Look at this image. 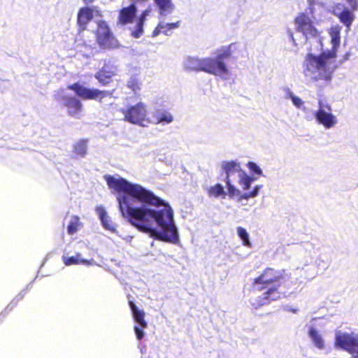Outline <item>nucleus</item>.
<instances>
[{"label":"nucleus","mask_w":358,"mask_h":358,"mask_svg":"<svg viewBox=\"0 0 358 358\" xmlns=\"http://www.w3.org/2000/svg\"><path fill=\"white\" fill-rule=\"evenodd\" d=\"M113 189L124 193L117 198L122 216L138 231L157 240L176 242L178 234L171 206L152 191L126 179L113 178Z\"/></svg>","instance_id":"f257e3e1"},{"label":"nucleus","mask_w":358,"mask_h":358,"mask_svg":"<svg viewBox=\"0 0 358 358\" xmlns=\"http://www.w3.org/2000/svg\"><path fill=\"white\" fill-rule=\"evenodd\" d=\"M252 285L254 290H265L262 296L252 302V305L257 308L291 294L294 282L290 274L285 269L276 270L267 267L253 280Z\"/></svg>","instance_id":"f03ea898"},{"label":"nucleus","mask_w":358,"mask_h":358,"mask_svg":"<svg viewBox=\"0 0 358 358\" xmlns=\"http://www.w3.org/2000/svg\"><path fill=\"white\" fill-rule=\"evenodd\" d=\"M341 27L338 25L331 27L329 30L331 36L332 48L330 50L323 51L319 55L308 53L303 62V74L306 76H310L314 82L324 80L329 82L332 78V74L336 66L331 67V59L337 57V49L341 42Z\"/></svg>","instance_id":"7ed1b4c3"},{"label":"nucleus","mask_w":358,"mask_h":358,"mask_svg":"<svg viewBox=\"0 0 358 358\" xmlns=\"http://www.w3.org/2000/svg\"><path fill=\"white\" fill-rule=\"evenodd\" d=\"M333 6L332 13L348 29H350L355 19V12L358 10V0H341Z\"/></svg>","instance_id":"20e7f679"},{"label":"nucleus","mask_w":358,"mask_h":358,"mask_svg":"<svg viewBox=\"0 0 358 358\" xmlns=\"http://www.w3.org/2000/svg\"><path fill=\"white\" fill-rule=\"evenodd\" d=\"M222 169L225 174L224 182H226L228 195L230 198L236 197V194H240V190L234 185L235 176L238 178L245 172L241 167V164L236 161H224L222 163Z\"/></svg>","instance_id":"39448f33"},{"label":"nucleus","mask_w":358,"mask_h":358,"mask_svg":"<svg viewBox=\"0 0 358 358\" xmlns=\"http://www.w3.org/2000/svg\"><path fill=\"white\" fill-rule=\"evenodd\" d=\"M294 23L296 31L301 33L306 39L317 38L320 36V31L308 13H299L295 17Z\"/></svg>","instance_id":"423d86ee"},{"label":"nucleus","mask_w":358,"mask_h":358,"mask_svg":"<svg viewBox=\"0 0 358 358\" xmlns=\"http://www.w3.org/2000/svg\"><path fill=\"white\" fill-rule=\"evenodd\" d=\"M122 111L124 114V120L131 124L143 125L147 120L146 106L142 102H139L134 106H130Z\"/></svg>","instance_id":"0eeeda50"},{"label":"nucleus","mask_w":358,"mask_h":358,"mask_svg":"<svg viewBox=\"0 0 358 358\" xmlns=\"http://www.w3.org/2000/svg\"><path fill=\"white\" fill-rule=\"evenodd\" d=\"M335 345L353 356H358V339L353 334L341 331L336 333Z\"/></svg>","instance_id":"6e6552de"},{"label":"nucleus","mask_w":358,"mask_h":358,"mask_svg":"<svg viewBox=\"0 0 358 358\" xmlns=\"http://www.w3.org/2000/svg\"><path fill=\"white\" fill-rule=\"evenodd\" d=\"M57 99L62 101L67 108L68 113L76 117H80L83 112V105L81 102L73 96L65 94L64 90H62L57 95Z\"/></svg>","instance_id":"1a4fd4ad"},{"label":"nucleus","mask_w":358,"mask_h":358,"mask_svg":"<svg viewBox=\"0 0 358 358\" xmlns=\"http://www.w3.org/2000/svg\"><path fill=\"white\" fill-rule=\"evenodd\" d=\"M205 67L203 72L212 74L214 76H223L229 73V70L226 64L216 57H205Z\"/></svg>","instance_id":"9d476101"},{"label":"nucleus","mask_w":358,"mask_h":358,"mask_svg":"<svg viewBox=\"0 0 358 358\" xmlns=\"http://www.w3.org/2000/svg\"><path fill=\"white\" fill-rule=\"evenodd\" d=\"M69 89L73 90L76 94L83 99H101L105 95V92L96 89H90L84 87L79 83H74L68 87Z\"/></svg>","instance_id":"9b49d317"},{"label":"nucleus","mask_w":358,"mask_h":358,"mask_svg":"<svg viewBox=\"0 0 358 358\" xmlns=\"http://www.w3.org/2000/svg\"><path fill=\"white\" fill-rule=\"evenodd\" d=\"M97 43L103 49L110 48L112 45V38L110 36V31L108 24L104 21H100L97 23Z\"/></svg>","instance_id":"f8f14e48"},{"label":"nucleus","mask_w":358,"mask_h":358,"mask_svg":"<svg viewBox=\"0 0 358 358\" xmlns=\"http://www.w3.org/2000/svg\"><path fill=\"white\" fill-rule=\"evenodd\" d=\"M315 117L319 124L327 129L333 127L336 123V117L330 113H327L323 108L318 109L315 113Z\"/></svg>","instance_id":"ddd939ff"},{"label":"nucleus","mask_w":358,"mask_h":358,"mask_svg":"<svg viewBox=\"0 0 358 358\" xmlns=\"http://www.w3.org/2000/svg\"><path fill=\"white\" fill-rule=\"evenodd\" d=\"M137 9L134 4L123 8L119 14L118 22L121 24L131 23L136 15Z\"/></svg>","instance_id":"4468645a"},{"label":"nucleus","mask_w":358,"mask_h":358,"mask_svg":"<svg viewBox=\"0 0 358 358\" xmlns=\"http://www.w3.org/2000/svg\"><path fill=\"white\" fill-rule=\"evenodd\" d=\"M93 18V13L91 8L89 7L82 8L78 14V23L80 28L84 31L86 28L87 24Z\"/></svg>","instance_id":"2eb2a0df"},{"label":"nucleus","mask_w":358,"mask_h":358,"mask_svg":"<svg viewBox=\"0 0 358 358\" xmlns=\"http://www.w3.org/2000/svg\"><path fill=\"white\" fill-rule=\"evenodd\" d=\"M134 321L142 328H147L148 323L145 320V313L143 310L138 309L133 301L129 302Z\"/></svg>","instance_id":"dca6fc26"},{"label":"nucleus","mask_w":358,"mask_h":358,"mask_svg":"<svg viewBox=\"0 0 358 358\" xmlns=\"http://www.w3.org/2000/svg\"><path fill=\"white\" fill-rule=\"evenodd\" d=\"M308 334L315 347L319 350L324 349L325 342L322 335L319 332L318 330L311 327L308 329Z\"/></svg>","instance_id":"f3484780"},{"label":"nucleus","mask_w":358,"mask_h":358,"mask_svg":"<svg viewBox=\"0 0 358 358\" xmlns=\"http://www.w3.org/2000/svg\"><path fill=\"white\" fill-rule=\"evenodd\" d=\"M205 57L199 59L196 57H189L185 62V68L189 71H203L205 65Z\"/></svg>","instance_id":"a211bd4d"},{"label":"nucleus","mask_w":358,"mask_h":358,"mask_svg":"<svg viewBox=\"0 0 358 358\" xmlns=\"http://www.w3.org/2000/svg\"><path fill=\"white\" fill-rule=\"evenodd\" d=\"M96 78L99 83L103 85H106L112 81V71L110 65H106L102 69L96 74Z\"/></svg>","instance_id":"6ab92c4d"},{"label":"nucleus","mask_w":358,"mask_h":358,"mask_svg":"<svg viewBox=\"0 0 358 358\" xmlns=\"http://www.w3.org/2000/svg\"><path fill=\"white\" fill-rule=\"evenodd\" d=\"M236 49V44L231 43L227 47L220 49L216 55V57L218 59L223 61L225 59L231 57L233 55V52H235Z\"/></svg>","instance_id":"aec40b11"},{"label":"nucleus","mask_w":358,"mask_h":358,"mask_svg":"<svg viewBox=\"0 0 358 358\" xmlns=\"http://www.w3.org/2000/svg\"><path fill=\"white\" fill-rule=\"evenodd\" d=\"M207 192L209 196H213L215 198L220 196L222 198H225L227 196V193L224 191L223 186L220 183H217L210 187L208 189Z\"/></svg>","instance_id":"412c9836"},{"label":"nucleus","mask_w":358,"mask_h":358,"mask_svg":"<svg viewBox=\"0 0 358 358\" xmlns=\"http://www.w3.org/2000/svg\"><path fill=\"white\" fill-rule=\"evenodd\" d=\"M158 6L159 13L164 15L166 13H171L173 9L171 0H154Z\"/></svg>","instance_id":"4be33fe9"},{"label":"nucleus","mask_w":358,"mask_h":358,"mask_svg":"<svg viewBox=\"0 0 358 358\" xmlns=\"http://www.w3.org/2000/svg\"><path fill=\"white\" fill-rule=\"evenodd\" d=\"M63 262L66 266H70L73 264H83L85 265L91 264V262L88 260H85L83 259H80V255L77 254L76 256L67 257L63 256Z\"/></svg>","instance_id":"5701e85b"},{"label":"nucleus","mask_w":358,"mask_h":358,"mask_svg":"<svg viewBox=\"0 0 358 358\" xmlns=\"http://www.w3.org/2000/svg\"><path fill=\"white\" fill-rule=\"evenodd\" d=\"M96 213L98 215L103 227L108 230L111 231L112 228L110 223L108 222V217L104 208L102 206H98L96 208Z\"/></svg>","instance_id":"b1692460"},{"label":"nucleus","mask_w":358,"mask_h":358,"mask_svg":"<svg viewBox=\"0 0 358 358\" xmlns=\"http://www.w3.org/2000/svg\"><path fill=\"white\" fill-rule=\"evenodd\" d=\"M255 178L248 176L245 171L241 175L238 180V184L241 186L243 191L248 190Z\"/></svg>","instance_id":"393cba45"},{"label":"nucleus","mask_w":358,"mask_h":358,"mask_svg":"<svg viewBox=\"0 0 358 358\" xmlns=\"http://www.w3.org/2000/svg\"><path fill=\"white\" fill-rule=\"evenodd\" d=\"M180 21L171 23L160 22V27L162 28V34L170 36L172 34L173 30L180 27Z\"/></svg>","instance_id":"a878e982"},{"label":"nucleus","mask_w":358,"mask_h":358,"mask_svg":"<svg viewBox=\"0 0 358 358\" xmlns=\"http://www.w3.org/2000/svg\"><path fill=\"white\" fill-rule=\"evenodd\" d=\"M262 187V185H256L252 191L245 192L244 193H241L240 191V194H236V196L238 197V200H247L250 198L255 197L259 194V192L260 189Z\"/></svg>","instance_id":"bb28decb"},{"label":"nucleus","mask_w":358,"mask_h":358,"mask_svg":"<svg viewBox=\"0 0 358 358\" xmlns=\"http://www.w3.org/2000/svg\"><path fill=\"white\" fill-rule=\"evenodd\" d=\"M80 226V219L78 216H72L67 227V231L72 235L76 234Z\"/></svg>","instance_id":"cd10ccee"},{"label":"nucleus","mask_w":358,"mask_h":358,"mask_svg":"<svg viewBox=\"0 0 358 358\" xmlns=\"http://www.w3.org/2000/svg\"><path fill=\"white\" fill-rule=\"evenodd\" d=\"M237 234L239 238L243 241V244L247 247H251L252 244L249 239V235L246 229L242 227H237Z\"/></svg>","instance_id":"c85d7f7f"},{"label":"nucleus","mask_w":358,"mask_h":358,"mask_svg":"<svg viewBox=\"0 0 358 358\" xmlns=\"http://www.w3.org/2000/svg\"><path fill=\"white\" fill-rule=\"evenodd\" d=\"M87 151V141H79L74 145V152L80 157H84Z\"/></svg>","instance_id":"c756f323"},{"label":"nucleus","mask_w":358,"mask_h":358,"mask_svg":"<svg viewBox=\"0 0 358 358\" xmlns=\"http://www.w3.org/2000/svg\"><path fill=\"white\" fill-rule=\"evenodd\" d=\"M144 23L142 20L138 21L135 30L131 32V36L134 38H138L143 34Z\"/></svg>","instance_id":"7c9ffc66"},{"label":"nucleus","mask_w":358,"mask_h":358,"mask_svg":"<svg viewBox=\"0 0 358 358\" xmlns=\"http://www.w3.org/2000/svg\"><path fill=\"white\" fill-rule=\"evenodd\" d=\"M128 86L136 92L141 89V82L136 78H131L128 83Z\"/></svg>","instance_id":"2f4dec72"},{"label":"nucleus","mask_w":358,"mask_h":358,"mask_svg":"<svg viewBox=\"0 0 358 358\" xmlns=\"http://www.w3.org/2000/svg\"><path fill=\"white\" fill-rule=\"evenodd\" d=\"M247 167L249 169L251 173L257 175H262V169L253 162H249L247 164Z\"/></svg>","instance_id":"473e14b6"},{"label":"nucleus","mask_w":358,"mask_h":358,"mask_svg":"<svg viewBox=\"0 0 358 358\" xmlns=\"http://www.w3.org/2000/svg\"><path fill=\"white\" fill-rule=\"evenodd\" d=\"M173 121L172 115L169 113H162L161 116L157 117V122L171 123Z\"/></svg>","instance_id":"72a5a7b5"},{"label":"nucleus","mask_w":358,"mask_h":358,"mask_svg":"<svg viewBox=\"0 0 358 358\" xmlns=\"http://www.w3.org/2000/svg\"><path fill=\"white\" fill-rule=\"evenodd\" d=\"M288 96L292 99L293 104L296 107L300 108L303 103V101L299 97L295 96L292 92H288Z\"/></svg>","instance_id":"f704fd0d"},{"label":"nucleus","mask_w":358,"mask_h":358,"mask_svg":"<svg viewBox=\"0 0 358 358\" xmlns=\"http://www.w3.org/2000/svg\"><path fill=\"white\" fill-rule=\"evenodd\" d=\"M143 329L144 328H142L141 327H138L137 326H135L134 327V331H135V334H136V338L138 339V340H141L143 336H144V331H143Z\"/></svg>","instance_id":"c9c22d12"},{"label":"nucleus","mask_w":358,"mask_h":358,"mask_svg":"<svg viewBox=\"0 0 358 358\" xmlns=\"http://www.w3.org/2000/svg\"><path fill=\"white\" fill-rule=\"evenodd\" d=\"M162 33V28L160 27V22L157 24L156 28L154 29L152 32V36H155Z\"/></svg>","instance_id":"e433bc0d"},{"label":"nucleus","mask_w":358,"mask_h":358,"mask_svg":"<svg viewBox=\"0 0 358 358\" xmlns=\"http://www.w3.org/2000/svg\"><path fill=\"white\" fill-rule=\"evenodd\" d=\"M148 13H149L148 10H143L142 12V13L141 14V15H140V17L138 18V20H142V22H145L146 16L148 15Z\"/></svg>","instance_id":"4c0bfd02"},{"label":"nucleus","mask_w":358,"mask_h":358,"mask_svg":"<svg viewBox=\"0 0 358 358\" xmlns=\"http://www.w3.org/2000/svg\"><path fill=\"white\" fill-rule=\"evenodd\" d=\"M105 178L109 188H112V176L108 175L106 176Z\"/></svg>","instance_id":"58836bf2"},{"label":"nucleus","mask_w":358,"mask_h":358,"mask_svg":"<svg viewBox=\"0 0 358 358\" xmlns=\"http://www.w3.org/2000/svg\"><path fill=\"white\" fill-rule=\"evenodd\" d=\"M84 46L86 47V48H88L90 50H92V44L90 43H87V41H83Z\"/></svg>","instance_id":"ea45409f"},{"label":"nucleus","mask_w":358,"mask_h":358,"mask_svg":"<svg viewBox=\"0 0 358 358\" xmlns=\"http://www.w3.org/2000/svg\"><path fill=\"white\" fill-rule=\"evenodd\" d=\"M84 2L87 4L92 3L94 0H83Z\"/></svg>","instance_id":"a19ab883"}]
</instances>
